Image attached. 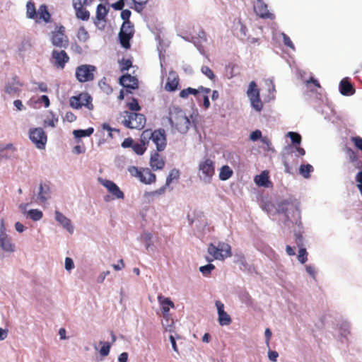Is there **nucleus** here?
Returning a JSON list of instances; mask_svg holds the SVG:
<instances>
[{
    "instance_id": "nucleus-1",
    "label": "nucleus",
    "mask_w": 362,
    "mask_h": 362,
    "mask_svg": "<svg viewBox=\"0 0 362 362\" xmlns=\"http://www.w3.org/2000/svg\"><path fill=\"white\" fill-rule=\"evenodd\" d=\"M169 121L171 126L182 134L187 133L191 124L185 112L176 106L170 108Z\"/></svg>"
},
{
    "instance_id": "nucleus-2",
    "label": "nucleus",
    "mask_w": 362,
    "mask_h": 362,
    "mask_svg": "<svg viewBox=\"0 0 362 362\" xmlns=\"http://www.w3.org/2000/svg\"><path fill=\"white\" fill-rule=\"evenodd\" d=\"M118 119L125 127L136 129H142L146 121L144 115L129 111L121 112Z\"/></svg>"
},
{
    "instance_id": "nucleus-3",
    "label": "nucleus",
    "mask_w": 362,
    "mask_h": 362,
    "mask_svg": "<svg viewBox=\"0 0 362 362\" xmlns=\"http://www.w3.org/2000/svg\"><path fill=\"white\" fill-rule=\"evenodd\" d=\"M142 141L149 143L150 140L156 145L158 151H163L167 145L165 130L159 129L152 131L146 129L141 133Z\"/></svg>"
},
{
    "instance_id": "nucleus-4",
    "label": "nucleus",
    "mask_w": 362,
    "mask_h": 362,
    "mask_svg": "<svg viewBox=\"0 0 362 362\" xmlns=\"http://www.w3.org/2000/svg\"><path fill=\"white\" fill-rule=\"evenodd\" d=\"M208 253L212 256V258L206 257V260L209 262L214 259L223 260L231 257V247L229 244L224 242H218L217 245L210 243L207 248Z\"/></svg>"
},
{
    "instance_id": "nucleus-5",
    "label": "nucleus",
    "mask_w": 362,
    "mask_h": 362,
    "mask_svg": "<svg viewBox=\"0 0 362 362\" xmlns=\"http://www.w3.org/2000/svg\"><path fill=\"white\" fill-rule=\"evenodd\" d=\"M92 101L93 98L88 93L81 92L69 98V105L76 110L85 107L89 110H93L94 109V105H93Z\"/></svg>"
},
{
    "instance_id": "nucleus-6",
    "label": "nucleus",
    "mask_w": 362,
    "mask_h": 362,
    "mask_svg": "<svg viewBox=\"0 0 362 362\" xmlns=\"http://www.w3.org/2000/svg\"><path fill=\"white\" fill-rule=\"evenodd\" d=\"M277 211L283 213L286 216L285 222H293L298 223L300 218V212L293 204H291L288 201L281 202L278 206Z\"/></svg>"
},
{
    "instance_id": "nucleus-7",
    "label": "nucleus",
    "mask_w": 362,
    "mask_h": 362,
    "mask_svg": "<svg viewBox=\"0 0 362 362\" xmlns=\"http://www.w3.org/2000/svg\"><path fill=\"white\" fill-rule=\"evenodd\" d=\"M283 163L285 166V172L292 173V170L296 168L298 163V158L294 156V147L288 146L284 148L282 152Z\"/></svg>"
},
{
    "instance_id": "nucleus-8",
    "label": "nucleus",
    "mask_w": 362,
    "mask_h": 362,
    "mask_svg": "<svg viewBox=\"0 0 362 362\" xmlns=\"http://www.w3.org/2000/svg\"><path fill=\"white\" fill-rule=\"evenodd\" d=\"M95 66L83 64L76 69V78L81 83L92 81L95 77Z\"/></svg>"
},
{
    "instance_id": "nucleus-9",
    "label": "nucleus",
    "mask_w": 362,
    "mask_h": 362,
    "mask_svg": "<svg viewBox=\"0 0 362 362\" xmlns=\"http://www.w3.org/2000/svg\"><path fill=\"white\" fill-rule=\"evenodd\" d=\"M52 44L57 47L66 48L69 45V38L65 34V28L63 25L57 26L51 33Z\"/></svg>"
},
{
    "instance_id": "nucleus-10",
    "label": "nucleus",
    "mask_w": 362,
    "mask_h": 362,
    "mask_svg": "<svg viewBox=\"0 0 362 362\" xmlns=\"http://www.w3.org/2000/svg\"><path fill=\"white\" fill-rule=\"evenodd\" d=\"M199 170L202 173L201 178L206 182H210L215 174V163L210 158L200 162Z\"/></svg>"
},
{
    "instance_id": "nucleus-11",
    "label": "nucleus",
    "mask_w": 362,
    "mask_h": 362,
    "mask_svg": "<svg viewBox=\"0 0 362 362\" xmlns=\"http://www.w3.org/2000/svg\"><path fill=\"white\" fill-rule=\"evenodd\" d=\"M247 93L252 107L255 110L260 112L263 108V104L260 100L259 90L257 88L255 81L250 83Z\"/></svg>"
},
{
    "instance_id": "nucleus-12",
    "label": "nucleus",
    "mask_w": 362,
    "mask_h": 362,
    "mask_svg": "<svg viewBox=\"0 0 362 362\" xmlns=\"http://www.w3.org/2000/svg\"><path fill=\"white\" fill-rule=\"evenodd\" d=\"M50 62L55 68L63 69L69 62V57L64 50L54 49L52 52Z\"/></svg>"
},
{
    "instance_id": "nucleus-13",
    "label": "nucleus",
    "mask_w": 362,
    "mask_h": 362,
    "mask_svg": "<svg viewBox=\"0 0 362 362\" xmlns=\"http://www.w3.org/2000/svg\"><path fill=\"white\" fill-rule=\"evenodd\" d=\"M29 137L38 148H45L47 143V135L42 128L31 129L29 132Z\"/></svg>"
},
{
    "instance_id": "nucleus-14",
    "label": "nucleus",
    "mask_w": 362,
    "mask_h": 362,
    "mask_svg": "<svg viewBox=\"0 0 362 362\" xmlns=\"http://www.w3.org/2000/svg\"><path fill=\"white\" fill-rule=\"evenodd\" d=\"M102 185H103L107 191L112 194V199H123L124 194L119 187L112 181L105 179H99Z\"/></svg>"
},
{
    "instance_id": "nucleus-15",
    "label": "nucleus",
    "mask_w": 362,
    "mask_h": 362,
    "mask_svg": "<svg viewBox=\"0 0 362 362\" xmlns=\"http://www.w3.org/2000/svg\"><path fill=\"white\" fill-rule=\"evenodd\" d=\"M254 10L257 16L264 19H274V15L269 12L267 4L263 0H256Z\"/></svg>"
},
{
    "instance_id": "nucleus-16",
    "label": "nucleus",
    "mask_w": 362,
    "mask_h": 362,
    "mask_svg": "<svg viewBox=\"0 0 362 362\" xmlns=\"http://www.w3.org/2000/svg\"><path fill=\"white\" fill-rule=\"evenodd\" d=\"M0 246L3 250L8 252H13L15 250V245L12 243L11 238L5 232L4 221H1L0 230Z\"/></svg>"
},
{
    "instance_id": "nucleus-17",
    "label": "nucleus",
    "mask_w": 362,
    "mask_h": 362,
    "mask_svg": "<svg viewBox=\"0 0 362 362\" xmlns=\"http://www.w3.org/2000/svg\"><path fill=\"white\" fill-rule=\"evenodd\" d=\"M218 313V321L221 326H228L232 322L230 316L224 310V304L220 300L215 303Z\"/></svg>"
},
{
    "instance_id": "nucleus-18",
    "label": "nucleus",
    "mask_w": 362,
    "mask_h": 362,
    "mask_svg": "<svg viewBox=\"0 0 362 362\" xmlns=\"http://www.w3.org/2000/svg\"><path fill=\"white\" fill-rule=\"evenodd\" d=\"M22 86L23 83L18 80V76H15L11 82L6 84L5 92L8 95H15L21 92Z\"/></svg>"
},
{
    "instance_id": "nucleus-19",
    "label": "nucleus",
    "mask_w": 362,
    "mask_h": 362,
    "mask_svg": "<svg viewBox=\"0 0 362 362\" xmlns=\"http://www.w3.org/2000/svg\"><path fill=\"white\" fill-rule=\"evenodd\" d=\"M120 84L126 88L134 90L138 88V80L130 74L123 75L119 78Z\"/></svg>"
},
{
    "instance_id": "nucleus-20",
    "label": "nucleus",
    "mask_w": 362,
    "mask_h": 362,
    "mask_svg": "<svg viewBox=\"0 0 362 362\" xmlns=\"http://www.w3.org/2000/svg\"><path fill=\"white\" fill-rule=\"evenodd\" d=\"M55 219L68 232L70 233L74 232V227L71 225V220L65 216L62 213L59 211H55Z\"/></svg>"
},
{
    "instance_id": "nucleus-21",
    "label": "nucleus",
    "mask_w": 362,
    "mask_h": 362,
    "mask_svg": "<svg viewBox=\"0 0 362 362\" xmlns=\"http://www.w3.org/2000/svg\"><path fill=\"white\" fill-rule=\"evenodd\" d=\"M339 90L343 95H352L355 93V88L348 78H344L341 81Z\"/></svg>"
},
{
    "instance_id": "nucleus-22",
    "label": "nucleus",
    "mask_w": 362,
    "mask_h": 362,
    "mask_svg": "<svg viewBox=\"0 0 362 362\" xmlns=\"http://www.w3.org/2000/svg\"><path fill=\"white\" fill-rule=\"evenodd\" d=\"M150 165L153 170H162L165 166V160L158 152H154L151 156Z\"/></svg>"
},
{
    "instance_id": "nucleus-23",
    "label": "nucleus",
    "mask_w": 362,
    "mask_h": 362,
    "mask_svg": "<svg viewBox=\"0 0 362 362\" xmlns=\"http://www.w3.org/2000/svg\"><path fill=\"white\" fill-rule=\"evenodd\" d=\"M179 86V77L175 73H170L167 78L165 89L168 92H173L177 89Z\"/></svg>"
},
{
    "instance_id": "nucleus-24",
    "label": "nucleus",
    "mask_w": 362,
    "mask_h": 362,
    "mask_svg": "<svg viewBox=\"0 0 362 362\" xmlns=\"http://www.w3.org/2000/svg\"><path fill=\"white\" fill-rule=\"evenodd\" d=\"M345 153L350 163H354L356 168H362V162L360 160L359 156L356 151L349 147H346Z\"/></svg>"
},
{
    "instance_id": "nucleus-25",
    "label": "nucleus",
    "mask_w": 362,
    "mask_h": 362,
    "mask_svg": "<svg viewBox=\"0 0 362 362\" xmlns=\"http://www.w3.org/2000/svg\"><path fill=\"white\" fill-rule=\"evenodd\" d=\"M109 9L101 4H98L96 8V15L94 18V23L98 26L101 21H105Z\"/></svg>"
},
{
    "instance_id": "nucleus-26",
    "label": "nucleus",
    "mask_w": 362,
    "mask_h": 362,
    "mask_svg": "<svg viewBox=\"0 0 362 362\" xmlns=\"http://www.w3.org/2000/svg\"><path fill=\"white\" fill-rule=\"evenodd\" d=\"M158 300L162 307L163 316H167L170 309L174 308V303L169 298H165L161 294L158 296Z\"/></svg>"
},
{
    "instance_id": "nucleus-27",
    "label": "nucleus",
    "mask_w": 362,
    "mask_h": 362,
    "mask_svg": "<svg viewBox=\"0 0 362 362\" xmlns=\"http://www.w3.org/2000/svg\"><path fill=\"white\" fill-rule=\"evenodd\" d=\"M139 180L145 184H151L156 182V176L150 169L144 168L141 170V174Z\"/></svg>"
},
{
    "instance_id": "nucleus-28",
    "label": "nucleus",
    "mask_w": 362,
    "mask_h": 362,
    "mask_svg": "<svg viewBox=\"0 0 362 362\" xmlns=\"http://www.w3.org/2000/svg\"><path fill=\"white\" fill-rule=\"evenodd\" d=\"M38 16L39 20H43L45 23H48L50 21L51 15L48 11L47 7L46 5H41L38 9Z\"/></svg>"
},
{
    "instance_id": "nucleus-29",
    "label": "nucleus",
    "mask_w": 362,
    "mask_h": 362,
    "mask_svg": "<svg viewBox=\"0 0 362 362\" xmlns=\"http://www.w3.org/2000/svg\"><path fill=\"white\" fill-rule=\"evenodd\" d=\"M148 142L143 141L141 136H140V143H134L132 147V150L137 155H142L146 150V145Z\"/></svg>"
},
{
    "instance_id": "nucleus-30",
    "label": "nucleus",
    "mask_w": 362,
    "mask_h": 362,
    "mask_svg": "<svg viewBox=\"0 0 362 362\" xmlns=\"http://www.w3.org/2000/svg\"><path fill=\"white\" fill-rule=\"evenodd\" d=\"M49 194V187L47 185H40V192L38 193V198L42 203H45L47 199L48 195Z\"/></svg>"
},
{
    "instance_id": "nucleus-31",
    "label": "nucleus",
    "mask_w": 362,
    "mask_h": 362,
    "mask_svg": "<svg viewBox=\"0 0 362 362\" xmlns=\"http://www.w3.org/2000/svg\"><path fill=\"white\" fill-rule=\"evenodd\" d=\"M133 37V36L125 34L123 32L119 33V39L121 45L125 48V49H129L130 48V40Z\"/></svg>"
},
{
    "instance_id": "nucleus-32",
    "label": "nucleus",
    "mask_w": 362,
    "mask_h": 362,
    "mask_svg": "<svg viewBox=\"0 0 362 362\" xmlns=\"http://www.w3.org/2000/svg\"><path fill=\"white\" fill-rule=\"evenodd\" d=\"M233 170L228 165H223L220 169L219 178L221 180H227L233 175Z\"/></svg>"
},
{
    "instance_id": "nucleus-33",
    "label": "nucleus",
    "mask_w": 362,
    "mask_h": 362,
    "mask_svg": "<svg viewBox=\"0 0 362 362\" xmlns=\"http://www.w3.org/2000/svg\"><path fill=\"white\" fill-rule=\"evenodd\" d=\"M94 132V129L93 127H89L86 129H76L74 130L73 134L75 138L78 139L85 136H90Z\"/></svg>"
},
{
    "instance_id": "nucleus-34",
    "label": "nucleus",
    "mask_w": 362,
    "mask_h": 362,
    "mask_svg": "<svg viewBox=\"0 0 362 362\" xmlns=\"http://www.w3.org/2000/svg\"><path fill=\"white\" fill-rule=\"evenodd\" d=\"M180 175V173L178 169L174 168L171 170L166 178L165 186H169L174 180H178Z\"/></svg>"
},
{
    "instance_id": "nucleus-35",
    "label": "nucleus",
    "mask_w": 362,
    "mask_h": 362,
    "mask_svg": "<svg viewBox=\"0 0 362 362\" xmlns=\"http://www.w3.org/2000/svg\"><path fill=\"white\" fill-rule=\"evenodd\" d=\"M76 11V16L78 18L82 20V21H88L90 18V13L88 10L84 8L83 7L81 8H74Z\"/></svg>"
},
{
    "instance_id": "nucleus-36",
    "label": "nucleus",
    "mask_w": 362,
    "mask_h": 362,
    "mask_svg": "<svg viewBox=\"0 0 362 362\" xmlns=\"http://www.w3.org/2000/svg\"><path fill=\"white\" fill-rule=\"evenodd\" d=\"M26 15L27 17L29 18H35L37 17V13H36V8L35 4L32 1H28L26 4Z\"/></svg>"
},
{
    "instance_id": "nucleus-37",
    "label": "nucleus",
    "mask_w": 362,
    "mask_h": 362,
    "mask_svg": "<svg viewBox=\"0 0 362 362\" xmlns=\"http://www.w3.org/2000/svg\"><path fill=\"white\" fill-rule=\"evenodd\" d=\"M120 32H123L125 34H129L132 36H134V25L131 21L123 22Z\"/></svg>"
},
{
    "instance_id": "nucleus-38",
    "label": "nucleus",
    "mask_w": 362,
    "mask_h": 362,
    "mask_svg": "<svg viewBox=\"0 0 362 362\" xmlns=\"http://www.w3.org/2000/svg\"><path fill=\"white\" fill-rule=\"evenodd\" d=\"M255 182L259 186H266L269 182L268 174L264 171L262 172L260 175L255 177Z\"/></svg>"
},
{
    "instance_id": "nucleus-39",
    "label": "nucleus",
    "mask_w": 362,
    "mask_h": 362,
    "mask_svg": "<svg viewBox=\"0 0 362 362\" xmlns=\"http://www.w3.org/2000/svg\"><path fill=\"white\" fill-rule=\"evenodd\" d=\"M313 171V167L310 164L301 165L299 168V173L305 178L310 177V173Z\"/></svg>"
},
{
    "instance_id": "nucleus-40",
    "label": "nucleus",
    "mask_w": 362,
    "mask_h": 362,
    "mask_svg": "<svg viewBox=\"0 0 362 362\" xmlns=\"http://www.w3.org/2000/svg\"><path fill=\"white\" fill-rule=\"evenodd\" d=\"M28 215L34 221L40 220L42 216V212L39 209H30L28 211Z\"/></svg>"
},
{
    "instance_id": "nucleus-41",
    "label": "nucleus",
    "mask_w": 362,
    "mask_h": 362,
    "mask_svg": "<svg viewBox=\"0 0 362 362\" xmlns=\"http://www.w3.org/2000/svg\"><path fill=\"white\" fill-rule=\"evenodd\" d=\"M287 136L291 139L293 146L300 145L301 142V136L296 132H289Z\"/></svg>"
},
{
    "instance_id": "nucleus-42",
    "label": "nucleus",
    "mask_w": 362,
    "mask_h": 362,
    "mask_svg": "<svg viewBox=\"0 0 362 362\" xmlns=\"http://www.w3.org/2000/svg\"><path fill=\"white\" fill-rule=\"evenodd\" d=\"M119 63L120 71L122 72L129 70L132 66V62L129 59L123 58L122 60L119 61Z\"/></svg>"
},
{
    "instance_id": "nucleus-43",
    "label": "nucleus",
    "mask_w": 362,
    "mask_h": 362,
    "mask_svg": "<svg viewBox=\"0 0 362 362\" xmlns=\"http://www.w3.org/2000/svg\"><path fill=\"white\" fill-rule=\"evenodd\" d=\"M100 88L107 94H110L112 92V87L106 82V78H103L98 82Z\"/></svg>"
},
{
    "instance_id": "nucleus-44",
    "label": "nucleus",
    "mask_w": 362,
    "mask_h": 362,
    "mask_svg": "<svg viewBox=\"0 0 362 362\" xmlns=\"http://www.w3.org/2000/svg\"><path fill=\"white\" fill-rule=\"evenodd\" d=\"M77 37L80 41L86 42L89 38L88 31L84 27H81L77 33Z\"/></svg>"
},
{
    "instance_id": "nucleus-45",
    "label": "nucleus",
    "mask_w": 362,
    "mask_h": 362,
    "mask_svg": "<svg viewBox=\"0 0 362 362\" xmlns=\"http://www.w3.org/2000/svg\"><path fill=\"white\" fill-rule=\"evenodd\" d=\"M215 269V266L212 264H208L199 267L200 272L205 276H208L211 272Z\"/></svg>"
},
{
    "instance_id": "nucleus-46",
    "label": "nucleus",
    "mask_w": 362,
    "mask_h": 362,
    "mask_svg": "<svg viewBox=\"0 0 362 362\" xmlns=\"http://www.w3.org/2000/svg\"><path fill=\"white\" fill-rule=\"evenodd\" d=\"M307 257H308V252L306 251V249L300 247V250L298 251V261L300 263L304 264L308 260Z\"/></svg>"
},
{
    "instance_id": "nucleus-47",
    "label": "nucleus",
    "mask_w": 362,
    "mask_h": 362,
    "mask_svg": "<svg viewBox=\"0 0 362 362\" xmlns=\"http://www.w3.org/2000/svg\"><path fill=\"white\" fill-rule=\"evenodd\" d=\"M199 92V90L192 88H187L185 89H183L180 93V96L181 98H187L189 94L197 95Z\"/></svg>"
},
{
    "instance_id": "nucleus-48",
    "label": "nucleus",
    "mask_w": 362,
    "mask_h": 362,
    "mask_svg": "<svg viewBox=\"0 0 362 362\" xmlns=\"http://www.w3.org/2000/svg\"><path fill=\"white\" fill-rule=\"evenodd\" d=\"M201 71L203 74L206 76L209 79L214 80L215 78V74L214 71L207 66H203L201 68Z\"/></svg>"
},
{
    "instance_id": "nucleus-49",
    "label": "nucleus",
    "mask_w": 362,
    "mask_h": 362,
    "mask_svg": "<svg viewBox=\"0 0 362 362\" xmlns=\"http://www.w3.org/2000/svg\"><path fill=\"white\" fill-rule=\"evenodd\" d=\"M148 1V0H132L134 4V9L138 12L141 11Z\"/></svg>"
},
{
    "instance_id": "nucleus-50",
    "label": "nucleus",
    "mask_w": 362,
    "mask_h": 362,
    "mask_svg": "<svg viewBox=\"0 0 362 362\" xmlns=\"http://www.w3.org/2000/svg\"><path fill=\"white\" fill-rule=\"evenodd\" d=\"M100 344H103L100 354L102 356H106L109 354L110 350V344L108 342H103L100 341Z\"/></svg>"
},
{
    "instance_id": "nucleus-51",
    "label": "nucleus",
    "mask_w": 362,
    "mask_h": 362,
    "mask_svg": "<svg viewBox=\"0 0 362 362\" xmlns=\"http://www.w3.org/2000/svg\"><path fill=\"white\" fill-rule=\"evenodd\" d=\"M127 107L132 111H139L141 109V107L136 99L132 98V102L128 103Z\"/></svg>"
},
{
    "instance_id": "nucleus-52",
    "label": "nucleus",
    "mask_w": 362,
    "mask_h": 362,
    "mask_svg": "<svg viewBox=\"0 0 362 362\" xmlns=\"http://www.w3.org/2000/svg\"><path fill=\"white\" fill-rule=\"evenodd\" d=\"M235 67H236V65L233 63H230L229 64H228L226 66V74L228 78H230L235 76L234 69Z\"/></svg>"
},
{
    "instance_id": "nucleus-53",
    "label": "nucleus",
    "mask_w": 362,
    "mask_h": 362,
    "mask_svg": "<svg viewBox=\"0 0 362 362\" xmlns=\"http://www.w3.org/2000/svg\"><path fill=\"white\" fill-rule=\"evenodd\" d=\"M6 149H11L12 151V153H14L16 151V148L13 147V144H7L6 146H4V147H0V155L2 157H5V158L11 157V156H6V154L4 153V151Z\"/></svg>"
},
{
    "instance_id": "nucleus-54",
    "label": "nucleus",
    "mask_w": 362,
    "mask_h": 362,
    "mask_svg": "<svg viewBox=\"0 0 362 362\" xmlns=\"http://www.w3.org/2000/svg\"><path fill=\"white\" fill-rule=\"evenodd\" d=\"M282 37H283V42H284V45L286 46L291 48L292 49H295L294 45H293V42L291 41V40L290 39V37L285 33H282Z\"/></svg>"
},
{
    "instance_id": "nucleus-55",
    "label": "nucleus",
    "mask_w": 362,
    "mask_h": 362,
    "mask_svg": "<svg viewBox=\"0 0 362 362\" xmlns=\"http://www.w3.org/2000/svg\"><path fill=\"white\" fill-rule=\"evenodd\" d=\"M294 147V156L298 158L305 155V151L304 148L300 146V145L293 146Z\"/></svg>"
},
{
    "instance_id": "nucleus-56",
    "label": "nucleus",
    "mask_w": 362,
    "mask_h": 362,
    "mask_svg": "<svg viewBox=\"0 0 362 362\" xmlns=\"http://www.w3.org/2000/svg\"><path fill=\"white\" fill-rule=\"evenodd\" d=\"M129 172L132 176L136 177L140 179L141 170L135 166H131L128 169Z\"/></svg>"
},
{
    "instance_id": "nucleus-57",
    "label": "nucleus",
    "mask_w": 362,
    "mask_h": 362,
    "mask_svg": "<svg viewBox=\"0 0 362 362\" xmlns=\"http://www.w3.org/2000/svg\"><path fill=\"white\" fill-rule=\"evenodd\" d=\"M263 136H262V132L260 130H255L254 132H252L250 136V139L255 141H257V139H260L262 138Z\"/></svg>"
},
{
    "instance_id": "nucleus-58",
    "label": "nucleus",
    "mask_w": 362,
    "mask_h": 362,
    "mask_svg": "<svg viewBox=\"0 0 362 362\" xmlns=\"http://www.w3.org/2000/svg\"><path fill=\"white\" fill-rule=\"evenodd\" d=\"M86 5H89L87 0H73L74 8H81Z\"/></svg>"
},
{
    "instance_id": "nucleus-59",
    "label": "nucleus",
    "mask_w": 362,
    "mask_h": 362,
    "mask_svg": "<svg viewBox=\"0 0 362 362\" xmlns=\"http://www.w3.org/2000/svg\"><path fill=\"white\" fill-rule=\"evenodd\" d=\"M76 119V116L71 111L66 112L64 117V120L69 122H73Z\"/></svg>"
},
{
    "instance_id": "nucleus-60",
    "label": "nucleus",
    "mask_w": 362,
    "mask_h": 362,
    "mask_svg": "<svg viewBox=\"0 0 362 362\" xmlns=\"http://www.w3.org/2000/svg\"><path fill=\"white\" fill-rule=\"evenodd\" d=\"M131 11L128 9L122 10L121 12V18L124 21V22L126 21H130L129 18L131 16Z\"/></svg>"
},
{
    "instance_id": "nucleus-61",
    "label": "nucleus",
    "mask_w": 362,
    "mask_h": 362,
    "mask_svg": "<svg viewBox=\"0 0 362 362\" xmlns=\"http://www.w3.org/2000/svg\"><path fill=\"white\" fill-rule=\"evenodd\" d=\"M124 6V0H119L115 4H112V7L117 11L122 10Z\"/></svg>"
},
{
    "instance_id": "nucleus-62",
    "label": "nucleus",
    "mask_w": 362,
    "mask_h": 362,
    "mask_svg": "<svg viewBox=\"0 0 362 362\" xmlns=\"http://www.w3.org/2000/svg\"><path fill=\"white\" fill-rule=\"evenodd\" d=\"M134 142V141L132 138H130V137L127 138L122 141V146L123 148H130V147L132 148Z\"/></svg>"
},
{
    "instance_id": "nucleus-63",
    "label": "nucleus",
    "mask_w": 362,
    "mask_h": 362,
    "mask_svg": "<svg viewBox=\"0 0 362 362\" xmlns=\"http://www.w3.org/2000/svg\"><path fill=\"white\" fill-rule=\"evenodd\" d=\"M74 267V264L71 258L66 257L65 259V269L66 270H71Z\"/></svg>"
},
{
    "instance_id": "nucleus-64",
    "label": "nucleus",
    "mask_w": 362,
    "mask_h": 362,
    "mask_svg": "<svg viewBox=\"0 0 362 362\" xmlns=\"http://www.w3.org/2000/svg\"><path fill=\"white\" fill-rule=\"evenodd\" d=\"M58 122V118L55 117H52V119H47L45 121V124L52 127H55L57 123Z\"/></svg>"
}]
</instances>
